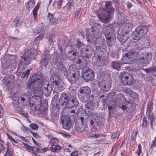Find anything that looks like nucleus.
I'll use <instances>...</instances> for the list:
<instances>
[{"mask_svg":"<svg viewBox=\"0 0 156 156\" xmlns=\"http://www.w3.org/2000/svg\"><path fill=\"white\" fill-rule=\"evenodd\" d=\"M149 27L147 25L138 26L133 34L132 37L134 40H141L145 38L146 34L149 30Z\"/></svg>","mask_w":156,"mask_h":156,"instance_id":"nucleus-4","label":"nucleus"},{"mask_svg":"<svg viewBox=\"0 0 156 156\" xmlns=\"http://www.w3.org/2000/svg\"><path fill=\"white\" fill-rule=\"evenodd\" d=\"M96 49L97 50H100L101 51V55H104V52H105L106 51V50L105 49H103V51L102 52L101 51V47L100 46H98L96 47Z\"/></svg>","mask_w":156,"mask_h":156,"instance_id":"nucleus-61","label":"nucleus"},{"mask_svg":"<svg viewBox=\"0 0 156 156\" xmlns=\"http://www.w3.org/2000/svg\"><path fill=\"white\" fill-rule=\"evenodd\" d=\"M60 120L63 128L66 130H69L72 124L69 116L66 115H61Z\"/></svg>","mask_w":156,"mask_h":156,"instance_id":"nucleus-13","label":"nucleus"},{"mask_svg":"<svg viewBox=\"0 0 156 156\" xmlns=\"http://www.w3.org/2000/svg\"><path fill=\"white\" fill-rule=\"evenodd\" d=\"M106 40V42L109 47H111L115 43L116 37L114 33L111 34L105 37Z\"/></svg>","mask_w":156,"mask_h":156,"instance_id":"nucleus-18","label":"nucleus"},{"mask_svg":"<svg viewBox=\"0 0 156 156\" xmlns=\"http://www.w3.org/2000/svg\"><path fill=\"white\" fill-rule=\"evenodd\" d=\"M103 32L105 37L113 33L112 31L111 28L109 26H107L104 27Z\"/></svg>","mask_w":156,"mask_h":156,"instance_id":"nucleus-29","label":"nucleus"},{"mask_svg":"<svg viewBox=\"0 0 156 156\" xmlns=\"http://www.w3.org/2000/svg\"><path fill=\"white\" fill-rule=\"evenodd\" d=\"M30 127L31 129L35 130H37L38 128V125L36 123L31 124L30 125Z\"/></svg>","mask_w":156,"mask_h":156,"instance_id":"nucleus-56","label":"nucleus"},{"mask_svg":"<svg viewBox=\"0 0 156 156\" xmlns=\"http://www.w3.org/2000/svg\"><path fill=\"white\" fill-rule=\"evenodd\" d=\"M23 145L27 149V151L30 152H31L32 151L34 150L33 147L31 146L28 144H26L24 142L23 143Z\"/></svg>","mask_w":156,"mask_h":156,"instance_id":"nucleus-48","label":"nucleus"},{"mask_svg":"<svg viewBox=\"0 0 156 156\" xmlns=\"http://www.w3.org/2000/svg\"><path fill=\"white\" fill-rule=\"evenodd\" d=\"M56 67L57 70L58 72L60 73H63L65 76L67 75V73H68L66 67L62 62L59 61L57 62Z\"/></svg>","mask_w":156,"mask_h":156,"instance_id":"nucleus-17","label":"nucleus"},{"mask_svg":"<svg viewBox=\"0 0 156 156\" xmlns=\"http://www.w3.org/2000/svg\"><path fill=\"white\" fill-rule=\"evenodd\" d=\"M92 32L100 31L101 29V27L99 24L97 23H94L91 26Z\"/></svg>","mask_w":156,"mask_h":156,"instance_id":"nucleus-34","label":"nucleus"},{"mask_svg":"<svg viewBox=\"0 0 156 156\" xmlns=\"http://www.w3.org/2000/svg\"><path fill=\"white\" fill-rule=\"evenodd\" d=\"M48 38L49 43L51 44L53 42V40L55 37V35L52 33H49L47 34Z\"/></svg>","mask_w":156,"mask_h":156,"instance_id":"nucleus-38","label":"nucleus"},{"mask_svg":"<svg viewBox=\"0 0 156 156\" xmlns=\"http://www.w3.org/2000/svg\"><path fill=\"white\" fill-rule=\"evenodd\" d=\"M128 27L125 26H120L117 31V38L121 42H125L129 38L130 31Z\"/></svg>","mask_w":156,"mask_h":156,"instance_id":"nucleus-7","label":"nucleus"},{"mask_svg":"<svg viewBox=\"0 0 156 156\" xmlns=\"http://www.w3.org/2000/svg\"><path fill=\"white\" fill-rule=\"evenodd\" d=\"M50 55L46 53L43 54L42 59L40 62V64L42 66H47L50 61Z\"/></svg>","mask_w":156,"mask_h":156,"instance_id":"nucleus-20","label":"nucleus"},{"mask_svg":"<svg viewBox=\"0 0 156 156\" xmlns=\"http://www.w3.org/2000/svg\"><path fill=\"white\" fill-rule=\"evenodd\" d=\"M78 93L80 94H91V90L89 87L85 86L80 87Z\"/></svg>","mask_w":156,"mask_h":156,"instance_id":"nucleus-28","label":"nucleus"},{"mask_svg":"<svg viewBox=\"0 0 156 156\" xmlns=\"http://www.w3.org/2000/svg\"><path fill=\"white\" fill-rule=\"evenodd\" d=\"M29 106L32 110L36 111L39 110L41 114H44L48 109V105L47 102L45 101L41 105L31 102L30 103Z\"/></svg>","mask_w":156,"mask_h":156,"instance_id":"nucleus-9","label":"nucleus"},{"mask_svg":"<svg viewBox=\"0 0 156 156\" xmlns=\"http://www.w3.org/2000/svg\"><path fill=\"white\" fill-rule=\"evenodd\" d=\"M69 108V110L68 113L69 115H71V114H72L73 115H74V114H76V113L75 112V111L77 108V107H73Z\"/></svg>","mask_w":156,"mask_h":156,"instance_id":"nucleus-46","label":"nucleus"},{"mask_svg":"<svg viewBox=\"0 0 156 156\" xmlns=\"http://www.w3.org/2000/svg\"><path fill=\"white\" fill-rule=\"evenodd\" d=\"M87 102V103L85 104V108L94 109L93 101L92 100H90Z\"/></svg>","mask_w":156,"mask_h":156,"instance_id":"nucleus-41","label":"nucleus"},{"mask_svg":"<svg viewBox=\"0 0 156 156\" xmlns=\"http://www.w3.org/2000/svg\"><path fill=\"white\" fill-rule=\"evenodd\" d=\"M143 124H142L143 128H146L148 124H149V123L147 121V120L146 117H144L143 118Z\"/></svg>","mask_w":156,"mask_h":156,"instance_id":"nucleus-52","label":"nucleus"},{"mask_svg":"<svg viewBox=\"0 0 156 156\" xmlns=\"http://www.w3.org/2000/svg\"><path fill=\"white\" fill-rule=\"evenodd\" d=\"M50 80L52 81V87L54 88V91L59 92L63 90L65 84L60 75H53L51 78Z\"/></svg>","mask_w":156,"mask_h":156,"instance_id":"nucleus-5","label":"nucleus"},{"mask_svg":"<svg viewBox=\"0 0 156 156\" xmlns=\"http://www.w3.org/2000/svg\"><path fill=\"white\" fill-rule=\"evenodd\" d=\"M59 53L61 57L63 59H65L66 57V55L65 52H64L63 49L62 47L59 48Z\"/></svg>","mask_w":156,"mask_h":156,"instance_id":"nucleus-49","label":"nucleus"},{"mask_svg":"<svg viewBox=\"0 0 156 156\" xmlns=\"http://www.w3.org/2000/svg\"><path fill=\"white\" fill-rule=\"evenodd\" d=\"M85 45V44H84L80 41L78 40L76 44V47L78 49L80 52V51H81L82 48Z\"/></svg>","mask_w":156,"mask_h":156,"instance_id":"nucleus-39","label":"nucleus"},{"mask_svg":"<svg viewBox=\"0 0 156 156\" xmlns=\"http://www.w3.org/2000/svg\"><path fill=\"white\" fill-rule=\"evenodd\" d=\"M131 45L132 47L134 46V47L131 51L124 55L122 59L124 61V63H129L133 62L137 55L140 57V59L144 60L143 62L145 65H147L152 59V54L145 51H142L144 48L142 46H140V44L137 45L135 42H132Z\"/></svg>","mask_w":156,"mask_h":156,"instance_id":"nucleus-1","label":"nucleus"},{"mask_svg":"<svg viewBox=\"0 0 156 156\" xmlns=\"http://www.w3.org/2000/svg\"><path fill=\"white\" fill-rule=\"evenodd\" d=\"M129 92H131V97H132L134 98H137L138 97V94L136 92L134 91H133V90L130 89H129Z\"/></svg>","mask_w":156,"mask_h":156,"instance_id":"nucleus-55","label":"nucleus"},{"mask_svg":"<svg viewBox=\"0 0 156 156\" xmlns=\"http://www.w3.org/2000/svg\"><path fill=\"white\" fill-rule=\"evenodd\" d=\"M153 108V103L152 102L149 101L147 104V109L146 115L149 116L151 113V112Z\"/></svg>","mask_w":156,"mask_h":156,"instance_id":"nucleus-32","label":"nucleus"},{"mask_svg":"<svg viewBox=\"0 0 156 156\" xmlns=\"http://www.w3.org/2000/svg\"><path fill=\"white\" fill-rule=\"evenodd\" d=\"M81 54L87 58L94 56V51L93 47L90 45H85L80 52Z\"/></svg>","mask_w":156,"mask_h":156,"instance_id":"nucleus-11","label":"nucleus"},{"mask_svg":"<svg viewBox=\"0 0 156 156\" xmlns=\"http://www.w3.org/2000/svg\"><path fill=\"white\" fill-rule=\"evenodd\" d=\"M70 97L64 92L62 93L59 99L60 104L64 108H66Z\"/></svg>","mask_w":156,"mask_h":156,"instance_id":"nucleus-16","label":"nucleus"},{"mask_svg":"<svg viewBox=\"0 0 156 156\" xmlns=\"http://www.w3.org/2000/svg\"><path fill=\"white\" fill-rule=\"evenodd\" d=\"M94 37L96 39L100 38L101 36L102 33L100 31L92 32Z\"/></svg>","mask_w":156,"mask_h":156,"instance_id":"nucleus-43","label":"nucleus"},{"mask_svg":"<svg viewBox=\"0 0 156 156\" xmlns=\"http://www.w3.org/2000/svg\"><path fill=\"white\" fill-rule=\"evenodd\" d=\"M30 78L27 83V89L36 93L41 90L42 87L44 84V79L43 74H36L33 75L30 80Z\"/></svg>","mask_w":156,"mask_h":156,"instance_id":"nucleus-2","label":"nucleus"},{"mask_svg":"<svg viewBox=\"0 0 156 156\" xmlns=\"http://www.w3.org/2000/svg\"><path fill=\"white\" fill-rule=\"evenodd\" d=\"M80 75V72L78 70H75L70 72L69 73H68L67 75L65 76L71 83L73 84L78 80Z\"/></svg>","mask_w":156,"mask_h":156,"instance_id":"nucleus-12","label":"nucleus"},{"mask_svg":"<svg viewBox=\"0 0 156 156\" xmlns=\"http://www.w3.org/2000/svg\"><path fill=\"white\" fill-rule=\"evenodd\" d=\"M16 110L19 113L21 114H23V110L19 106H18V107H16Z\"/></svg>","mask_w":156,"mask_h":156,"instance_id":"nucleus-59","label":"nucleus"},{"mask_svg":"<svg viewBox=\"0 0 156 156\" xmlns=\"http://www.w3.org/2000/svg\"><path fill=\"white\" fill-rule=\"evenodd\" d=\"M86 57L82 55L79 56L77 58L78 61L76 62V64H80L81 63L80 68L82 69L87 66V60L86 59Z\"/></svg>","mask_w":156,"mask_h":156,"instance_id":"nucleus-19","label":"nucleus"},{"mask_svg":"<svg viewBox=\"0 0 156 156\" xmlns=\"http://www.w3.org/2000/svg\"><path fill=\"white\" fill-rule=\"evenodd\" d=\"M49 21L52 25H55L58 23V20L57 19L55 18H53Z\"/></svg>","mask_w":156,"mask_h":156,"instance_id":"nucleus-58","label":"nucleus"},{"mask_svg":"<svg viewBox=\"0 0 156 156\" xmlns=\"http://www.w3.org/2000/svg\"><path fill=\"white\" fill-rule=\"evenodd\" d=\"M35 4V0H30L27 3L26 8H28L29 10H30L34 5Z\"/></svg>","mask_w":156,"mask_h":156,"instance_id":"nucleus-37","label":"nucleus"},{"mask_svg":"<svg viewBox=\"0 0 156 156\" xmlns=\"http://www.w3.org/2000/svg\"><path fill=\"white\" fill-rule=\"evenodd\" d=\"M129 78L128 77V78H127L126 79H125V81H126V82L125 81H123L122 83L124 85L126 86L127 85H130L132 83L133 81V76L131 74L129 76Z\"/></svg>","mask_w":156,"mask_h":156,"instance_id":"nucleus-31","label":"nucleus"},{"mask_svg":"<svg viewBox=\"0 0 156 156\" xmlns=\"http://www.w3.org/2000/svg\"><path fill=\"white\" fill-rule=\"evenodd\" d=\"M15 76L12 74L5 76L1 81L4 86L9 88L14 82Z\"/></svg>","mask_w":156,"mask_h":156,"instance_id":"nucleus-14","label":"nucleus"},{"mask_svg":"<svg viewBox=\"0 0 156 156\" xmlns=\"http://www.w3.org/2000/svg\"><path fill=\"white\" fill-rule=\"evenodd\" d=\"M78 95L80 100L83 102H87L90 98V96L94 97L93 95H90V94H80L78 93Z\"/></svg>","mask_w":156,"mask_h":156,"instance_id":"nucleus-21","label":"nucleus"},{"mask_svg":"<svg viewBox=\"0 0 156 156\" xmlns=\"http://www.w3.org/2000/svg\"><path fill=\"white\" fill-rule=\"evenodd\" d=\"M19 16H16L12 23V27L15 28L20 27L21 26L22 22Z\"/></svg>","mask_w":156,"mask_h":156,"instance_id":"nucleus-26","label":"nucleus"},{"mask_svg":"<svg viewBox=\"0 0 156 156\" xmlns=\"http://www.w3.org/2000/svg\"><path fill=\"white\" fill-rule=\"evenodd\" d=\"M131 74L128 73L124 71L121 72L120 73V77L122 83L123 81L126 82V81H125V79H126V78H128V77H129V76Z\"/></svg>","mask_w":156,"mask_h":156,"instance_id":"nucleus-30","label":"nucleus"},{"mask_svg":"<svg viewBox=\"0 0 156 156\" xmlns=\"http://www.w3.org/2000/svg\"><path fill=\"white\" fill-rule=\"evenodd\" d=\"M30 72V70L29 69H27L26 71L23 72L22 74L21 78L22 79L28 78Z\"/></svg>","mask_w":156,"mask_h":156,"instance_id":"nucleus-45","label":"nucleus"},{"mask_svg":"<svg viewBox=\"0 0 156 156\" xmlns=\"http://www.w3.org/2000/svg\"><path fill=\"white\" fill-rule=\"evenodd\" d=\"M59 109V106L58 104L54 101L51 102L50 108L51 119L58 115Z\"/></svg>","mask_w":156,"mask_h":156,"instance_id":"nucleus-15","label":"nucleus"},{"mask_svg":"<svg viewBox=\"0 0 156 156\" xmlns=\"http://www.w3.org/2000/svg\"><path fill=\"white\" fill-rule=\"evenodd\" d=\"M31 96V94L28 92L23 95L28 102L30 101Z\"/></svg>","mask_w":156,"mask_h":156,"instance_id":"nucleus-50","label":"nucleus"},{"mask_svg":"<svg viewBox=\"0 0 156 156\" xmlns=\"http://www.w3.org/2000/svg\"><path fill=\"white\" fill-rule=\"evenodd\" d=\"M4 111L2 106L0 105V118L3 116Z\"/></svg>","mask_w":156,"mask_h":156,"instance_id":"nucleus-62","label":"nucleus"},{"mask_svg":"<svg viewBox=\"0 0 156 156\" xmlns=\"http://www.w3.org/2000/svg\"><path fill=\"white\" fill-rule=\"evenodd\" d=\"M115 9L114 8H104L102 12V16H99L100 20L104 23H108L113 16Z\"/></svg>","mask_w":156,"mask_h":156,"instance_id":"nucleus-8","label":"nucleus"},{"mask_svg":"<svg viewBox=\"0 0 156 156\" xmlns=\"http://www.w3.org/2000/svg\"><path fill=\"white\" fill-rule=\"evenodd\" d=\"M76 129L79 132H82L85 129V126L83 124L77 123L76 122Z\"/></svg>","mask_w":156,"mask_h":156,"instance_id":"nucleus-33","label":"nucleus"},{"mask_svg":"<svg viewBox=\"0 0 156 156\" xmlns=\"http://www.w3.org/2000/svg\"><path fill=\"white\" fill-rule=\"evenodd\" d=\"M32 97L35 99L34 101L36 103L41 105L43 102H41V98L40 96L33 95Z\"/></svg>","mask_w":156,"mask_h":156,"instance_id":"nucleus-35","label":"nucleus"},{"mask_svg":"<svg viewBox=\"0 0 156 156\" xmlns=\"http://www.w3.org/2000/svg\"><path fill=\"white\" fill-rule=\"evenodd\" d=\"M145 71L147 73H154L156 72V66H153L152 67L145 69Z\"/></svg>","mask_w":156,"mask_h":156,"instance_id":"nucleus-36","label":"nucleus"},{"mask_svg":"<svg viewBox=\"0 0 156 156\" xmlns=\"http://www.w3.org/2000/svg\"><path fill=\"white\" fill-rule=\"evenodd\" d=\"M99 117L97 116H91L90 119V123L92 126H97L100 124V121L99 119Z\"/></svg>","mask_w":156,"mask_h":156,"instance_id":"nucleus-25","label":"nucleus"},{"mask_svg":"<svg viewBox=\"0 0 156 156\" xmlns=\"http://www.w3.org/2000/svg\"><path fill=\"white\" fill-rule=\"evenodd\" d=\"M37 12L33 10V15L34 16V21H36L37 20Z\"/></svg>","mask_w":156,"mask_h":156,"instance_id":"nucleus-63","label":"nucleus"},{"mask_svg":"<svg viewBox=\"0 0 156 156\" xmlns=\"http://www.w3.org/2000/svg\"><path fill=\"white\" fill-rule=\"evenodd\" d=\"M78 104V101L76 97H70L66 108H70L73 107H77Z\"/></svg>","mask_w":156,"mask_h":156,"instance_id":"nucleus-23","label":"nucleus"},{"mask_svg":"<svg viewBox=\"0 0 156 156\" xmlns=\"http://www.w3.org/2000/svg\"><path fill=\"white\" fill-rule=\"evenodd\" d=\"M47 17L50 21L54 18V16L52 14H51L49 12H48Z\"/></svg>","mask_w":156,"mask_h":156,"instance_id":"nucleus-64","label":"nucleus"},{"mask_svg":"<svg viewBox=\"0 0 156 156\" xmlns=\"http://www.w3.org/2000/svg\"><path fill=\"white\" fill-rule=\"evenodd\" d=\"M82 78L87 82L92 81L94 79V74L93 70L89 67H85L83 68Z\"/></svg>","mask_w":156,"mask_h":156,"instance_id":"nucleus-10","label":"nucleus"},{"mask_svg":"<svg viewBox=\"0 0 156 156\" xmlns=\"http://www.w3.org/2000/svg\"><path fill=\"white\" fill-rule=\"evenodd\" d=\"M50 142L52 146H55L58 143V140L56 138H51Z\"/></svg>","mask_w":156,"mask_h":156,"instance_id":"nucleus-53","label":"nucleus"},{"mask_svg":"<svg viewBox=\"0 0 156 156\" xmlns=\"http://www.w3.org/2000/svg\"><path fill=\"white\" fill-rule=\"evenodd\" d=\"M16 56L12 57V58L7 61L5 64H4L2 68V73L3 75L9 74L16 67V63L15 60Z\"/></svg>","mask_w":156,"mask_h":156,"instance_id":"nucleus-6","label":"nucleus"},{"mask_svg":"<svg viewBox=\"0 0 156 156\" xmlns=\"http://www.w3.org/2000/svg\"><path fill=\"white\" fill-rule=\"evenodd\" d=\"M82 9L81 8H79L76 10L75 13V18L76 19L80 18L82 13Z\"/></svg>","mask_w":156,"mask_h":156,"instance_id":"nucleus-44","label":"nucleus"},{"mask_svg":"<svg viewBox=\"0 0 156 156\" xmlns=\"http://www.w3.org/2000/svg\"><path fill=\"white\" fill-rule=\"evenodd\" d=\"M77 54V52L76 50H72L68 51L67 58L70 61H73L76 58Z\"/></svg>","mask_w":156,"mask_h":156,"instance_id":"nucleus-24","label":"nucleus"},{"mask_svg":"<svg viewBox=\"0 0 156 156\" xmlns=\"http://www.w3.org/2000/svg\"><path fill=\"white\" fill-rule=\"evenodd\" d=\"M13 150L8 147L7 148L6 152L4 156H13Z\"/></svg>","mask_w":156,"mask_h":156,"instance_id":"nucleus-40","label":"nucleus"},{"mask_svg":"<svg viewBox=\"0 0 156 156\" xmlns=\"http://www.w3.org/2000/svg\"><path fill=\"white\" fill-rule=\"evenodd\" d=\"M85 114L88 116H90L93 113V109L91 108H85Z\"/></svg>","mask_w":156,"mask_h":156,"instance_id":"nucleus-47","label":"nucleus"},{"mask_svg":"<svg viewBox=\"0 0 156 156\" xmlns=\"http://www.w3.org/2000/svg\"><path fill=\"white\" fill-rule=\"evenodd\" d=\"M87 40V42L90 44H92L94 42V39L93 37L91 35L87 36L86 37Z\"/></svg>","mask_w":156,"mask_h":156,"instance_id":"nucleus-51","label":"nucleus"},{"mask_svg":"<svg viewBox=\"0 0 156 156\" xmlns=\"http://www.w3.org/2000/svg\"><path fill=\"white\" fill-rule=\"evenodd\" d=\"M122 65L121 62L114 61L112 62L111 66L113 69L119 71L121 69Z\"/></svg>","mask_w":156,"mask_h":156,"instance_id":"nucleus-27","label":"nucleus"},{"mask_svg":"<svg viewBox=\"0 0 156 156\" xmlns=\"http://www.w3.org/2000/svg\"><path fill=\"white\" fill-rule=\"evenodd\" d=\"M38 52L33 48L26 51L21 56V59L18 63V69H21L23 66L27 65L31 62L32 58L35 59V56L38 54Z\"/></svg>","mask_w":156,"mask_h":156,"instance_id":"nucleus-3","label":"nucleus"},{"mask_svg":"<svg viewBox=\"0 0 156 156\" xmlns=\"http://www.w3.org/2000/svg\"><path fill=\"white\" fill-rule=\"evenodd\" d=\"M105 6L104 8H113L112 7V3L110 2L107 1L105 3Z\"/></svg>","mask_w":156,"mask_h":156,"instance_id":"nucleus-57","label":"nucleus"},{"mask_svg":"<svg viewBox=\"0 0 156 156\" xmlns=\"http://www.w3.org/2000/svg\"><path fill=\"white\" fill-rule=\"evenodd\" d=\"M147 117H149L148 119L150 120V124L151 125V127H152L153 125V122L154 121V117L153 115H151V114H150V115L149 116H147Z\"/></svg>","mask_w":156,"mask_h":156,"instance_id":"nucleus-54","label":"nucleus"},{"mask_svg":"<svg viewBox=\"0 0 156 156\" xmlns=\"http://www.w3.org/2000/svg\"><path fill=\"white\" fill-rule=\"evenodd\" d=\"M43 86L42 89L43 93L46 96H49L53 90V88H52L51 85L48 83L46 84H44Z\"/></svg>","mask_w":156,"mask_h":156,"instance_id":"nucleus-22","label":"nucleus"},{"mask_svg":"<svg viewBox=\"0 0 156 156\" xmlns=\"http://www.w3.org/2000/svg\"><path fill=\"white\" fill-rule=\"evenodd\" d=\"M44 25L43 23L39 24L37 27V28L35 32L37 34L40 33L41 32L43 31L44 28Z\"/></svg>","mask_w":156,"mask_h":156,"instance_id":"nucleus-42","label":"nucleus"},{"mask_svg":"<svg viewBox=\"0 0 156 156\" xmlns=\"http://www.w3.org/2000/svg\"><path fill=\"white\" fill-rule=\"evenodd\" d=\"M44 34L43 33H41L37 36L35 39L36 41H38L41 40L44 37Z\"/></svg>","mask_w":156,"mask_h":156,"instance_id":"nucleus-60","label":"nucleus"}]
</instances>
